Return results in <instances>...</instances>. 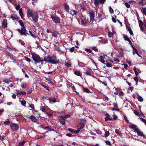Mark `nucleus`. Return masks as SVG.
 <instances>
[{
    "mask_svg": "<svg viewBox=\"0 0 146 146\" xmlns=\"http://www.w3.org/2000/svg\"><path fill=\"white\" fill-rule=\"evenodd\" d=\"M26 13L28 17H31L33 21L35 22H37L38 21V16L36 11H34L33 10L28 9Z\"/></svg>",
    "mask_w": 146,
    "mask_h": 146,
    "instance_id": "1",
    "label": "nucleus"
},
{
    "mask_svg": "<svg viewBox=\"0 0 146 146\" xmlns=\"http://www.w3.org/2000/svg\"><path fill=\"white\" fill-rule=\"evenodd\" d=\"M44 61L53 64H56L58 63V61L57 60L56 57L55 55L52 56H47L44 58Z\"/></svg>",
    "mask_w": 146,
    "mask_h": 146,
    "instance_id": "2",
    "label": "nucleus"
},
{
    "mask_svg": "<svg viewBox=\"0 0 146 146\" xmlns=\"http://www.w3.org/2000/svg\"><path fill=\"white\" fill-rule=\"evenodd\" d=\"M31 55L33 59L36 64L41 62V64H42V62L44 61V58H40L39 55L34 53H32Z\"/></svg>",
    "mask_w": 146,
    "mask_h": 146,
    "instance_id": "3",
    "label": "nucleus"
},
{
    "mask_svg": "<svg viewBox=\"0 0 146 146\" xmlns=\"http://www.w3.org/2000/svg\"><path fill=\"white\" fill-rule=\"evenodd\" d=\"M70 116L69 115H61L58 118L59 122L63 125H65L66 123V119L70 117Z\"/></svg>",
    "mask_w": 146,
    "mask_h": 146,
    "instance_id": "4",
    "label": "nucleus"
},
{
    "mask_svg": "<svg viewBox=\"0 0 146 146\" xmlns=\"http://www.w3.org/2000/svg\"><path fill=\"white\" fill-rule=\"evenodd\" d=\"M17 31L21 34V35H24L27 36L28 34L27 32V30L25 28V27H22L21 29H18Z\"/></svg>",
    "mask_w": 146,
    "mask_h": 146,
    "instance_id": "5",
    "label": "nucleus"
},
{
    "mask_svg": "<svg viewBox=\"0 0 146 146\" xmlns=\"http://www.w3.org/2000/svg\"><path fill=\"white\" fill-rule=\"evenodd\" d=\"M21 7V5L20 3L18 4L17 5H16L15 7L16 9L19 11V13L21 17V19H23L24 15L22 11V8H20Z\"/></svg>",
    "mask_w": 146,
    "mask_h": 146,
    "instance_id": "6",
    "label": "nucleus"
},
{
    "mask_svg": "<svg viewBox=\"0 0 146 146\" xmlns=\"http://www.w3.org/2000/svg\"><path fill=\"white\" fill-rule=\"evenodd\" d=\"M51 17L53 21L55 23H60V18L59 17L51 15Z\"/></svg>",
    "mask_w": 146,
    "mask_h": 146,
    "instance_id": "7",
    "label": "nucleus"
},
{
    "mask_svg": "<svg viewBox=\"0 0 146 146\" xmlns=\"http://www.w3.org/2000/svg\"><path fill=\"white\" fill-rule=\"evenodd\" d=\"M11 127L12 129L14 131H17L19 128L18 125L15 123L12 124L11 125Z\"/></svg>",
    "mask_w": 146,
    "mask_h": 146,
    "instance_id": "8",
    "label": "nucleus"
},
{
    "mask_svg": "<svg viewBox=\"0 0 146 146\" xmlns=\"http://www.w3.org/2000/svg\"><path fill=\"white\" fill-rule=\"evenodd\" d=\"M90 20L92 22L95 20V12L94 11H91L89 13Z\"/></svg>",
    "mask_w": 146,
    "mask_h": 146,
    "instance_id": "9",
    "label": "nucleus"
},
{
    "mask_svg": "<svg viewBox=\"0 0 146 146\" xmlns=\"http://www.w3.org/2000/svg\"><path fill=\"white\" fill-rule=\"evenodd\" d=\"M144 22H142L141 21H139V25L140 27V29L141 31H144L145 28L144 27H143V25H144Z\"/></svg>",
    "mask_w": 146,
    "mask_h": 146,
    "instance_id": "10",
    "label": "nucleus"
},
{
    "mask_svg": "<svg viewBox=\"0 0 146 146\" xmlns=\"http://www.w3.org/2000/svg\"><path fill=\"white\" fill-rule=\"evenodd\" d=\"M94 4L96 5H98L100 3L103 4L105 1L106 0H94Z\"/></svg>",
    "mask_w": 146,
    "mask_h": 146,
    "instance_id": "11",
    "label": "nucleus"
},
{
    "mask_svg": "<svg viewBox=\"0 0 146 146\" xmlns=\"http://www.w3.org/2000/svg\"><path fill=\"white\" fill-rule=\"evenodd\" d=\"M16 92V94L17 95H18L19 96L21 95H26L27 93L25 92H21V91H19L17 90H15Z\"/></svg>",
    "mask_w": 146,
    "mask_h": 146,
    "instance_id": "12",
    "label": "nucleus"
},
{
    "mask_svg": "<svg viewBox=\"0 0 146 146\" xmlns=\"http://www.w3.org/2000/svg\"><path fill=\"white\" fill-rule=\"evenodd\" d=\"M2 26L4 28H6L7 27V21L6 19H4L2 23Z\"/></svg>",
    "mask_w": 146,
    "mask_h": 146,
    "instance_id": "13",
    "label": "nucleus"
},
{
    "mask_svg": "<svg viewBox=\"0 0 146 146\" xmlns=\"http://www.w3.org/2000/svg\"><path fill=\"white\" fill-rule=\"evenodd\" d=\"M106 117H105V119L106 121L108 120L111 121L113 120V118L111 117H110V116L108 114L106 113Z\"/></svg>",
    "mask_w": 146,
    "mask_h": 146,
    "instance_id": "14",
    "label": "nucleus"
},
{
    "mask_svg": "<svg viewBox=\"0 0 146 146\" xmlns=\"http://www.w3.org/2000/svg\"><path fill=\"white\" fill-rule=\"evenodd\" d=\"M27 86L28 85L27 84V83L25 82L22 83L21 85V87L24 89L26 88Z\"/></svg>",
    "mask_w": 146,
    "mask_h": 146,
    "instance_id": "15",
    "label": "nucleus"
},
{
    "mask_svg": "<svg viewBox=\"0 0 146 146\" xmlns=\"http://www.w3.org/2000/svg\"><path fill=\"white\" fill-rule=\"evenodd\" d=\"M50 33L52 34V36L54 37H56L59 34L56 31H54L53 32L50 31Z\"/></svg>",
    "mask_w": 146,
    "mask_h": 146,
    "instance_id": "16",
    "label": "nucleus"
},
{
    "mask_svg": "<svg viewBox=\"0 0 146 146\" xmlns=\"http://www.w3.org/2000/svg\"><path fill=\"white\" fill-rule=\"evenodd\" d=\"M84 126V124L82 123H81L78 124L77 125V128L78 129H82Z\"/></svg>",
    "mask_w": 146,
    "mask_h": 146,
    "instance_id": "17",
    "label": "nucleus"
},
{
    "mask_svg": "<svg viewBox=\"0 0 146 146\" xmlns=\"http://www.w3.org/2000/svg\"><path fill=\"white\" fill-rule=\"evenodd\" d=\"M65 64L68 67H70L71 66L70 61L69 60H67V61L65 63Z\"/></svg>",
    "mask_w": 146,
    "mask_h": 146,
    "instance_id": "18",
    "label": "nucleus"
},
{
    "mask_svg": "<svg viewBox=\"0 0 146 146\" xmlns=\"http://www.w3.org/2000/svg\"><path fill=\"white\" fill-rule=\"evenodd\" d=\"M30 118L34 122H35L37 121V119L33 115H31L30 116Z\"/></svg>",
    "mask_w": 146,
    "mask_h": 146,
    "instance_id": "19",
    "label": "nucleus"
},
{
    "mask_svg": "<svg viewBox=\"0 0 146 146\" xmlns=\"http://www.w3.org/2000/svg\"><path fill=\"white\" fill-rule=\"evenodd\" d=\"M65 8L67 12H68L69 10V6L67 4L65 3L64 4Z\"/></svg>",
    "mask_w": 146,
    "mask_h": 146,
    "instance_id": "20",
    "label": "nucleus"
},
{
    "mask_svg": "<svg viewBox=\"0 0 146 146\" xmlns=\"http://www.w3.org/2000/svg\"><path fill=\"white\" fill-rule=\"evenodd\" d=\"M29 32L31 36L34 38L36 39V38H37V36L35 34H33L31 31H29Z\"/></svg>",
    "mask_w": 146,
    "mask_h": 146,
    "instance_id": "21",
    "label": "nucleus"
},
{
    "mask_svg": "<svg viewBox=\"0 0 146 146\" xmlns=\"http://www.w3.org/2000/svg\"><path fill=\"white\" fill-rule=\"evenodd\" d=\"M138 96H137V99L139 102H142L143 101V99L142 97L139 95H138L137 94Z\"/></svg>",
    "mask_w": 146,
    "mask_h": 146,
    "instance_id": "22",
    "label": "nucleus"
},
{
    "mask_svg": "<svg viewBox=\"0 0 146 146\" xmlns=\"http://www.w3.org/2000/svg\"><path fill=\"white\" fill-rule=\"evenodd\" d=\"M21 104L23 106L26 107V102L25 100H22L20 101Z\"/></svg>",
    "mask_w": 146,
    "mask_h": 146,
    "instance_id": "23",
    "label": "nucleus"
},
{
    "mask_svg": "<svg viewBox=\"0 0 146 146\" xmlns=\"http://www.w3.org/2000/svg\"><path fill=\"white\" fill-rule=\"evenodd\" d=\"M127 29L128 30L129 33L131 35H133V34L131 28L129 27L127 28Z\"/></svg>",
    "mask_w": 146,
    "mask_h": 146,
    "instance_id": "24",
    "label": "nucleus"
},
{
    "mask_svg": "<svg viewBox=\"0 0 146 146\" xmlns=\"http://www.w3.org/2000/svg\"><path fill=\"white\" fill-rule=\"evenodd\" d=\"M81 23L82 25L84 26L86 25H87L86 20V19L85 20H82L81 21Z\"/></svg>",
    "mask_w": 146,
    "mask_h": 146,
    "instance_id": "25",
    "label": "nucleus"
},
{
    "mask_svg": "<svg viewBox=\"0 0 146 146\" xmlns=\"http://www.w3.org/2000/svg\"><path fill=\"white\" fill-rule=\"evenodd\" d=\"M141 10L143 13L146 16V8L142 7L141 9Z\"/></svg>",
    "mask_w": 146,
    "mask_h": 146,
    "instance_id": "26",
    "label": "nucleus"
},
{
    "mask_svg": "<svg viewBox=\"0 0 146 146\" xmlns=\"http://www.w3.org/2000/svg\"><path fill=\"white\" fill-rule=\"evenodd\" d=\"M74 74L76 75L79 76H81L82 75V74L79 71H75L74 72Z\"/></svg>",
    "mask_w": 146,
    "mask_h": 146,
    "instance_id": "27",
    "label": "nucleus"
},
{
    "mask_svg": "<svg viewBox=\"0 0 146 146\" xmlns=\"http://www.w3.org/2000/svg\"><path fill=\"white\" fill-rule=\"evenodd\" d=\"M49 101L50 103L51 102L54 103L56 102V99L54 97H52L49 99Z\"/></svg>",
    "mask_w": 146,
    "mask_h": 146,
    "instance_id": "28",
    "label": "nucleus"
},
{
    "mask_svg": "<svg viewBox=\"0 0 146 146\" xmlns=\"http://www.w3.org/2000/svg\"><path fill=\"white\" fill-rule=\"evenodd\" d=\"M54 48L58 52H60V48H59V47L57 46L56 45H55L54 46Z\"/></svg>",
    "mask_w": 146,
    "mask_h": 146,
    "instance_id": "29",
    "label": "nucleus"
},
{
    "mask_svg": "<svg viewBox=\"0 0 146 146\" xmlns=\"http://www.w3.org/2000/svg\"><path fill=\"white\" fill-rule=\"evenodd\" d=\"M132 48L133 50L135 51L136 53L137 54L139 57H141V56L138 53V51L135 48L133 47V46L132 47Z\"/></svg>",
    "mask_w": 146,
    "mask_h": 146,
    "instance_id": "30",
    "label": "nucleus"
},
{
    "mask_svg": "<svg viewBox=\"0 0 146 146\" xmlns=\"http://www.w3.org/2000/svg\"><path fill=\"white\" fill-rule=\"evenodd\" d=\"M19 23L20 25L22 27H24V25L22 20H19Z\"/></svg>",
    "mask_w": 146,
    "mask_h": 146,
    "instance_id": "31",
    "label": "nucleus"
},
{
    "mask_svg": "<svg viewBox=\"0 0 146 146\" xmlns=\"http://www.w3.org/2000/svg\"><path fill=\"white\" fill-rule=\"evenodd\" d=\"M8 55L10 57V58L12 59L13 60H15V58L12 54H8Z\"/></svg>",
    "mask_w": 146,
    "mask_h": 146,
    "instance_id": "32",
    "label": "nucleus"
},
{
    "mask_svg": "<svg viewBox=\"0 0 146 146\" xmlns=\"http://www.w3.org/2000/svg\"><path fill=\"white\" fill-rule=\"evenodd\" d=\"M40 84L42 86L46 89L48 91H49V90L47 86H45L42 83H40Z\"/></svg>",
    "mask_w": 146,
    "mask_h": 146,
    "instance_id": "33",
    "label": "nucleus"
},
{
    "mask_svg": "<svg viewBox=\"0 0 146 146\" xmlns=\"http://www.w3.org/2000/svg\"><path fill=\"white\" fill-rule=\"evenodd\" d=\"M123 38L125 40L127 41L129 39L128 37L126 35H123Z\"/></svg>",
    "mask_w": 146,
    "mask_h": 146,
    "instance_id": "34",
    "label": "nucleus"
},
{
    "mask_svg": "<svg viewBox=\"0 0 146 146\" xmlns=\"http://www.w3.org/2000/svg\"><path fill=\"white\" fill-rule=\"evenodd\" d=\"M115 133H116L117 135H118L120 136H122V133H119L117 129H115Z\"/></svg>",
    "mask_w": 146,
    "mask_h": 146,
    "instance_id": "35",
    "label": "nucleus"
},
{
    "mask_svg": "<svg viewBox=\"0 0 146 146\" xmlns=\"http://www.w3.org/2000/svg\"><path fill=\"white\" fill-rule=\"evenodd\" d=\"M129 127L130 128L133 129L136 127H137V126L135 125H130L129 126Z\"/></svg>",
    "mask_w": 146,
    "mask_h": 146,
    "instance_id": "36",
    "label": "nucleus"
},
{
    "mask_svg": "<svg viewBox=\"0 0 146 146\" xmlns=\"http://www.w3.org/2000/svg\"><path fill=\"white\" fill-rule=\"evenodd\" d=\"M26 142V141H21L19 143V146H22Z\"/></svg>",
    "mask_w": 146,
    "mask_h": 146,
    "instance_id": "37",
    "label": "nucleus"
},
{
    "mask_svg": "<svg viewBox=\"0 0 146 146\" xmlns=\"http://www.w3.org/2000/svg\"><path fill=\"white\" fill-rule=\"evenodd\" d=\"M10 123V121L9 119H7V121H5L4 123V124L6 125H8Z\"/></svg>",
    "mask_w": 146,
    "mask_h": 146,
    "instance_id": "38",
    "label": "nucleus"
},
{
    "mask_svg": "<svg viewBox=\"0 0 146 146\" xmlns=\"http://www.w3.org/2000/svg\"><path fill=\"white\" fill-rule=\"evenodd\" d=\"M110 134V132L108 131H107L105 132L104 135L105 137L108 136Z\"/></svg>",
    "mask_w": 146,
    "mask_h": 146,
    "instance_id": "39",
    "label": "nucleus"
},
{
    "mask_svg": "<svg viewBox=\"0 0 146 146\" xmlns=\"http://www.w3.org/2000/svg\"><path fill=\"white\" fill-rule=\"evenodd\" d=\"M141 120L145 124H146V119L142 117L140 118Z\"/></svg>",
    "mask_w": 146,
    "mask_h": 146,
    "instance_id": "40",
    "label": "nucleus"
},
{
    "mask_svg": "<svg viewBox=\"0 0 146 146\" xmlns=\"http://www.w3.org/2000/svg\"><path fill=\"white\" fill-rule=\"evenodd\" d=\"M99 61L104 64H106L104 59H99Z\"/></svg>",
    "mask_w": 146,
    "mask_h": 146,
    "instance_id": "41",
    "label": "nucleus"
},
{
    "mask_svg": "<svg viewBox=\"0 0 146 146\" xmlns=\"http://www.w3.org/2000/svg\"><path fill=\"white\" fill-rule=\"evenodd\" d=\"M108 35L109 37H111L113 35V33L111 32H108Z\"/></svg>",
    "mask_w": 146,
    "mask_h": 146,
    "instance_id": "42",
    "label": "nucleus"
},
{
    "mask_svg": "<svg viewBox=\"0 0 146 146\" xmlns=\"http://www.w3.org/2000/svg\"><path fill=\"white\" fill-rule=\"evenodd\" d=\"M137 134L139 136H144V135H143L142 133L141 132V131H139L137 133Z\"/></svg>",
    "mask_w": 146,
    "mask_h": 146,
    "instance_id": "43",
    "label": "nucleus"
},
{
    "mask_svg": "<svg viewBox=\"0 0 146 146\" xmlns=\"http://www.w3.org/2000/svg\"><path fill=\"white\" fill-rule=\"evenodd\" d=\"M125 5L127 8H129L130 7V4L127 3H125Z\"/></svg>",
    "mask_w": 146,
    "mask_h": 146,
    "instance_id": "44",
    "label": "nucleus"
},
{
    "mask_svg": "<svg viewBox=\"0 0 146 146\" xmlns=\"http://www.w3.org/2000/svg\"><path fill=\"white\" fill-rule=\"evenodd\" d=\"M84 91L87 93H89L90 92V91L87 88H84L83 89Z\"/></svg>",
    "mask_w": 146,
    "mask_h": 146,
    "instance_id": "45",
    "label": "nucleus"
},
{
    "mask_svg": "<svg viewBox=\"0 0 146 146\" xmlns=\"http://www.w3.org/2000/svg\"><path fill=\"white\" fill-rule=\"evenodd\" d=\"M91 48L92 49L94 50L95 51H98V49L96 47H92Z\"/></svg>",
    "mask_w": 146,
    "mask_h": 146,
    "instance_id": "46",
    "label": "nucleus"
},
{
    "mask_svg": "<svg viewBox=\"0 0 146 146\" xmlns=\"http://www.w3.org/2000/svg\"><path fill=\"white\" fill-rule=\"evenodd\" d=\"M74 13V15H76L78 13V12L75 10L72 9L71 10Z\"/></svg>",
    "mask_w": 146,
    "mask_h": 146,
    "instance_id": "47",
    "label": "nucleus"
},
{
    "mask_svg": "<svg viewBox=\"0 0 146 146\" xmlns=\"http://www.w3.org/2000/svg\"><path fill=\"white\" fill-rule=\"evenodd\" d=\"M25 60L28 62H29L31 61L30 59L27 57H25Z\"/></svg>",
    "mask_w": 146,
    "mask_h": 146,
    "instance_id": "48",
    "label": "nucleus"
},
{
    "mask_svg": "<svg viewBox=\"0 0 146 146\" xmlns=\"http://www.w3.org/2000/svg\"><path fill=\"white\" fill-rule=\"evenodd\" d=\"M122 65L124 66V68L126 69H127L128 66L127 64H123Z\"/></svg>",
    "mask_w": 146,
    "mask_h": 146,
    "instance_id": "49",
    "label": "nucleus"
},
{
    "mask_svg": "<svg viewBox=\"0 0 146 146\" xmlns=\"http://www.w3.org/2000/svg\"><path fill=\"white\" fill-rule=\"evenodd\" d=\"M109 11H110L111 14L113 13V10L110 7Z\"/></svg>",
    "mask_w": 146,
    "mask_h": 146,
    "instance_id": "50",
    "label": "nucleus"
},
{
    "mask_svg": "<svg viewBox=\"0 0 146 146\" xmlns=\"http://www.w3.org/2000/svg\"><path fill=\"white\" fill-rule=\"evenodd\" d=\"M105 143L108 145H111V143L109 141H105Z\"/></svg>",
    "mask_w": 146,
    "mask_h": 146,
    "instance_id": "51",
    "label": "nucleus"
},
{
    "mask_svg": "<svg viewBox=\"0 0 146 146\" xmlns=\"http://www.w3.org/2000/svg\"><path fill=\"white\" fill-rule=\"evenodd\" d=\"M33 91V89L32 88H31L30 89V90L27 91V93L28 94H30L32 93Z\"/></svg>",
    "mask_w": 146,
    "mask_h": 146,
    "instance_id": "52",
    "label": "nucleus"
},
{
    "mask_svg": "<svg viewBox=\"0 0 146 146\" xmlns=\"http://www.w3.org/2000/svg\"><path fill=\"white\" fill-rule=\"evenodd\" d=\"M29 107L31 108L32 109H33V110L34 109V107L33 105V104H30L29 106Z\"/></svg>",
    "mask_w": 146,
    "mask_h": 146,
    "instance_id": "53",
    "label": "nucleus"
},
{
    "mask_svg": "<svg viewBox=\"0 0 146 146\" xmlns=\"http://www.w3.org/2000/svg\"><path fill=\"white\" fill-rule=\"evenodd\" d=\"M113 105L114 107L117 108L118 107V105L116 103L114 102L113 104Z\"/></svg>",
    "mask_w": 146,
    "mask_h": 146,
    "instance_id": "54",
    "label": "nucleus"
},
{
    "mask_svg": "<svg viewBox=\"0 0 146 146\" xmlns=\"http://www.w3.org/2000/svg\"><path fill=\"white\" fill-rule=\"evenodd\" d=\"M106 66L108 67H111L112 66V65L111 64L108 63H106Z\"/></svg>",
    "mask_w": 146,
    "mask_h": 146,
    "instance_id": "55",
    "label": "nucleus"
},
{
    "mask_svg": "<svg viewBox=\"0 0 146 146\" xmlns=\"http://www.w3.org/2000/svg\"><path fill=\"white\" fill-rule=\"evenodd\" d=\"M75 50V47H72L70 49V52H73Z\"/></svg>",
    "mask_w": 146,
    "mask_h": 146,
    "instance_id": "56",
    "label": "nucleus"
},
{
    "mask_svg": "<svg viewBox=\"0 0 146 146\" xmlns=\"http://www.w3.org/2000/svg\"><path fill=\"white\" fill-rule=\"evenodd\" d=\"M86 51L89 53H91L92 52V50H91L90 49H86Z\"/></svg>",
    "mask_w": 146,
    "mask_h": 146,
    "instance_id": "57",
    "label": "nucleus"
},
{
    "mask_svg": "<svg viewBox=\"0 0 146 146\" xmlns=\"http://www.w3.org/2000/svg\"><path fill=\"white\" fill-rule=\"evenodd\" d=\"M134 113L136 115H138L139 114V113L136 111L134 110L133 111Z\"/></svg>",
    "mask_w": 146,
    "mask_h": 146,
    "instance_id": "58",
    "label": "nucleus"
},
{
    "mask_svg": "<svg viewBox=\"0 0 146 146\" xmlns=\"http://www.w3.org/2000/svg\"><path fill=\"white\" fill-rule=\"evenodd\" d=\"M124 119L127 122H128L129 121L127 119V118L126 116L124 115Z\"/></svg>",
    "mask_w": 146,
    "mask_h": 146,
    "instance_id": "59",
    "label": "nucleus"
},
{
    "mask_svg": "<svg viewBox=\"0 0 146 146\" xmlns=\"http://www.w3.org/2000/svg\"><path fill=\"white\" fill-rule=\"evenodd\" d=\"M68 131L72 133H73L74 132V129H72L69 128L68 129Z\"/></svg>",
    "mask_w": 146,
    "mask_h": 146,
    "instance_id": "60",
    "label": "nucleus"
},
{
    "mask_svg": "<svg viewBox=\"0 0 146 146\" xmlns=\"http://www.w3.org/2000/svg\"><path fill=\"white\" fill-rule=\"evenodd\" d=\"M134 80L136 82V83L137 82L138 80V78L137 77H135L134 78Z\"/></svg>",
    "mask_w": 146,
    "mask_h": 146,
    "instance_id": "61",
    "label": "nucleus"
},
{
    "mask_svg": "<svg viewBox=\"0 0 146 146\" xmlns=\"http://www.w3.org/2000/svg\"><path fill=\"white\" fill-rule=\"evenodd\" d=\"M113 60L117 62H119L120 61L119 60V59H118V58H113Z\"/></svg>",
    "mask_w": 146,
    "mask_h": 146,
    "instance_id": "62",
    "label": "nucleus"
},
{
    "mask_svg": "<svg viewBox=\"0 0 146 146\" xmlns=\"http://www.w3.org/2000/svg\"><path fill=\"white\" fill-rule=\"evenodd\" d=\"M134 130L135 131H136V132H137V133L139 131V129L138 128H136V127L134 129Z\"/></svg>",
    "mask_w": 146,
    "mask_h": 146,
    "instance_id": "63",
    "label": "nucleus"
},
{
    "mask_svg": "<svg viewBox=\"0 0 146 146\" xmlns=\"http://www.w3.org/2000/svg\"><path fill=\"white\" fill-rule=\"evenodd\" d=\"M12 97L13 99H15L16 98V96L15 94H14L12 95Z\"/></svg>",
    "mask_w": 146,
    "mask_h": 146,
    "instance_id": "64",
    "label": "nucleus"
}]
</instances>
